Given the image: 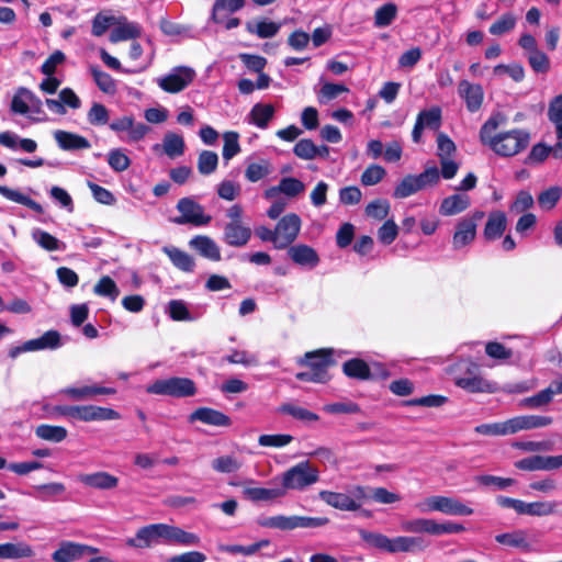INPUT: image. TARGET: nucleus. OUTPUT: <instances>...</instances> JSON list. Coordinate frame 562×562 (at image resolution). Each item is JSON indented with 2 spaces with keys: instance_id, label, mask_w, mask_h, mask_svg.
Returning a JSON list of instances; mask_svg holds the SVG:
<instances>
[{
  "instance_id": "f257e3e1",
  "label": "nucleus",
  "mask_w": 562,
  "mask_h": 562,
  "mask_svg": "<svg viewBox=\"0 0 562 562\" xmlns=\"http://www.w3.org/2000/svg\"><path fill=\"white\" fill-rule=\"evenodd\" d=\"M504 123L505 117L502 114L491 116L480 130V140L482 144L488 145L495 154L513 157L528 147L530 133L526 130L515 128L494 135L493 133Z\"/></svg>"
},
{
  "instance_id": "f03ea898",
  "label": "nucleus",
  "mask_w": 562,
  "mask_h": 562,
  "mask_svg": "<svg viewBox=\"0 0 562 562\" xmlns=\"http://www.w3.org/2000/svg\"><path fill=\"white\" fill-rule=\"evenodd\" d=\"M158 543L198 546L200 543V537L177 526L151 524L139 528L134 538L126 540L128 547L136 549L150 548Z\"/></svg>"
},
{
  "instance_id": "7ed1b4c3",
  "label": "nucleus",
  "mask_w": 562,
  "mask_h": 562,
  "mask_svg": "<svg viewBox=\"0 0 562 562\" xmlns=\"http://www.w3.org/2000/svg\"><path fill=\"white\" fill-rule=\"evenodd\" d=\"M361 539L369 546L387 553L424 551L428 543L423 537L398 536L389 538L383 533L360 531Z\"/></svg>"
},
{
  "instance_id": "20e7f679",
  "label": "nucleus",
  "mask_w": 562,
  "mask_h": 562,
  "mask_svg": "<svg viewBox=\"0 0 562 562\" xmlns=\"http://www.w3.org/2000/svg\"><path fill=\"white\" fill-rule=\"evenodd\" d=\"M54 412L81 422L113 420L120 417L116 411L95 405H57Z\"/></svg>"
},
{
  "instance_id": "39448f33",
  "label": "nucleus",
  "mask_w": 562,
  "mask_h": 562,
  "mask_svg": "<svg viewBox=\"0 0 562 562\" xmlns=\"http://www.w3.org/2000/svg\"><path fill=\"white\" fill-rule=\"evenodd\" d=\"M319 479V471L310 461H302L290 468L282 474L281 488L284 495L288 490L302 491L316 483Z\"/></svg>"
},
{
  "instance_id": "423d86ee",
  "label": "nucleus",
  "mask_w": 562,
  "mask_h": 562,
  "mask_svg": "<svg viewBox=\"0 0 562 562\" xmlns=\"http://www.w3.org/2000/svg\"><path fill=\"white\" fill-rule=\"evenodd\" d=\"M319 498L328 506L339 510L356 512L361 507V501L368 498L367 488L361 485L352 486L348 494L331 491H321Z\"/></svg>"
},
{
  "instance_id": "0eeeda50",
  "label": "nucleus",
  "mask_w": 562,
  "mask_h": 562,
  "mask_svg": "<svg viewBox=\"0 0 562 562\" xmlns=\"http://www.w3.org/2000/svg\"><path fill=\"white\" fill-rule=\"evenodd\" d=\"M147 392L172 397H190L195 395L196 386L194 381L189 378L172 376L156 380L147 386Z\"/></svg>"
},
{
  "instance_id": "6e6552de",
  "label": "nucleus",
  "mask_w": 562,
  "mask_h": 562,
  "mask_svg": "<svg viewBox=\"0 0 562 562\" xmlns=\"http://www.w3.org/2000/svg\"><path fill=\"white\" fill-rule=\"evenodd\" d=\"M422 513L440 512L446 515L469 516L473 509L454 497L435 495L416 505Z\"/></svg>"
},
{
  "instance_id": "1a4fd4ad",
  "label": "nucleus",
  "mask_w": 562,
  "mask_h": 562,
  "mask_svg": "<svg viewBox=\"0 0 562 562\" xmlns=\"http://www.w3.org/2000/svg\"><path fill=\"white\" fill-rule=\"evenodd\" d=\"M299 364L311 370L319 379V383H326L330 380L328 369L336 364V360L333 358L331 349H318L306 352Z\"/></svg>"
},
{
  "instance_id": "9d476101",
  "label": "nucleus",
  "mask_w": 562,
  "mask_h": 562,
  "mask_svg": "<svg viewBox=\"0 0 562 562\" xmlns=\"http://www.w3.org/2000/svg\"><path fill=\"white\" fill-rule=\"evenodd\" d=\"M177 210L180 216L173 218V223L183 225L192 224L194 226L207 225L212 217L204 214V209L191 198H182L177 203Z\"/></svg>"
},
{
  "instance_id": "9b49d317",
  "label": "nucleus",
  "mask_w": 562,
  "mask_h": 562,
  "mask_svg": "<svg viewBox=\"0 0 562 562\" xmlns=\"http://www.w3.org/2000/svg\"><path fill=\"white\" fill-rule=\"evenodd\" d=\"M195 78V71L187 66L175 67L168 75L157 80L166 92L178 93L184 90Z\"/></svg>"
},
{
  "instance_id": "f8f14e48",
  "label": "nucleus",
  "mask_w": 562,
  "mask_h": 562,
  "mask_svg": "<svg viewBox=\"0 0 562 562\" xmlns=\"http://www.w3.org/2000/svg\"><path fill=\"white\" fill-rule=\"evenodd\" d=\"M277 249H285L296 239L301 229V218L295 213L284 215L276 225Z\"/></svg>"
},
{
  "instance_id": "ddd939ff",
  "label": "nucleus",
  "mask_w": 562,
  "mask_h": 562,
  "mask_svg": "<svg viewBox=\"0 0 562 562\" xmlns=\"http://www.w3.org/2000/svg\"><path fill=\"white\" fill-rule=\"evenodd\" d=\"M483 217L484 212L475 211L471 216L464 217L458 222L452 237V245L454 249L465 247L474 240L477 223Z\"/></svg>"
},
{
  "instance_id": "4468645a",
  "label": "nucleus",
  "mask_w": 562,
  "mask_h": 562,
  "mask_svg": "<svg viewBox=\"0 0 562 562\" xmlns=\"http://www.w3.org/2000/svg\"><path fill=\"white\" fill-rule=\"evenodd\" d=\"M479 367L470 363L467 372L462 376L456 378V384L471 393H494L496 391L495 383H492L477 374Z\"/></svg>"
},
{
  "instance_id": "2eb2a0df",
  "label": "nucleus",
  "mask_w": 562,
  "mask_h": 562,
  "mask_svg": "<svg viewBox=\"0 0 562 562\" xmlns=\"http://www.w3.org/2000/svg\"><path fill=\"white\" fill-rule=\"evenodd\" d=\"M442 123V112L439 106H432L428 110H422L417 117L412 131V139L414 143L419 144L424 130L438 131Z\"/></svg>"
},
{
  "instance_id": "dca6fc26",
  "label": "nucleus",
  "mask_w": 562,
  "mask_h": 562,
  "mask_svg": "<svg viewBox=\"0 0 562 562\" xmlns=\"http://www.w3.org/2000/svg\"><path fill=\"white\" fill-rule=\"evenodd\" d=\"M99 549L88 544L72 541H61L58 549L52 554L55 562H74L86 555L97 554Z\"/></svg>"
},
{
  "instance_id": "f3484780",
  "label": "nucleus",
  "mask_w": 562,
  "mask_h": 562,
  "mask_svg": "<svg viewBox=\"0 0 562 562\" xmlns=\"http://www.w3.org/2000/svg\"><path fill=\"white\" fill-rule=\"evenodd\" d=\"M552 423V417L540 415H522L513 417L507 420L509 434H516L520 430L543 428L551 425Z\"/></svg>"
},
{
  "instance_id": "a211bd4d",
  "label": "nucleus",
  "mask_w": 562,
  "mask_h": 562,
  "mask_svg": "<svg viewBox=\"0 0 562 562\" xmlns=\"http://www.w3.org/2000/svg\"><path fill=\"white\" fill-rule=\"evenodd\" d=\"M458 92L464 100L469 112H476L482 106L484 91L481 85L461 80L458 86Z\"/></svg>"
},
{
  "instance_id": "6ab92c4d",
  "label": "nucleus",
  "mask_w": 562,
  "mask_h": 562,
  "mask_svg": "<svg viewBox=\"0 0 562 562\" xmlns=\"http://www.w3.org/2000/svg\"><path fill=\"white\" fill-rule=\"evenodd\" d=\"M196 420L216 427H229L232 425L229 416L211 407H199L192 412L189 416V422L193 423Z\"/></svg>"
},
{
  "instance_id": "aec40b11",
  "label": "nucleus",
  "mask_w": 562,
  "mask_h": 562,
  "mask_svg": "<svg viewBox=\"0 0 562 562\" xmlns=\"http://www.w3.org/2000/svg\"><path fill=\"white\" fill-rule=\"evenodd\" d=\"M77 479L80 483L88 487L102 491L113 490L119 485V477L105 471L81 473Z\"/></svg>"
},
{
  "instance_id": "412c9836",
  "label": "nucleus",
  "mask_w": 562,
  "mask_h": 562,
  "mask_svg": "<svg viewBox=\"0 0 562 562\" xmlns=\"http://www.w3.org/2000/svg\"><path fill=\"white\" fill-rule=\"evenodd\" d=\"M110 128L116 133L128 132V139L131 142L140 140L149 130L144 123H135L133 116H123L114 120L110 123Z\"/></svg>"
},
{
  "instance_id": "4be33fe9",
  "label": "nucleus",
  "mask_w": 562,
  "mask_h": 562,
  "mask_svg": "<svg viewBox=\"0 0 562 562\" xmlns=\"http://www.w3.org/2000/svg\"><path fill=\"white\" fill-rule=\"evenodd\" d=\"M290 259L302 267L315 268L319 263V256L314 248L305 244L290 246L288 249Z\"/></svg>"
},
{
  "instance_id": "5701e85b",
  "label": "nucleus",
  "mask_w": 562,
  "mask_h": 562,
  "mask_svg": "<svg viewBox=\"0 0 562 562\" xmlns=\"http://www.w3.org/2000/svg\"><path fill=\"white\" fill-rule=\"evenodd\" d=\"M251 237V229L241 223H227L224 228V241L233 247L245 246Z\"/></svg>"
},
{
  "instance_id": "b1692460",
  "label": "nucleus",
  "mask_w": 562,
  "mask_h": 562,
  "mask_svg": "<svg viewBox=\"0 0 562 562\" xmlns=\"http://www.w3.org/2000/svg\"><path fill=\"white\" fill-rule=\"evenodd\" d=\"M184 148L186 144L183 137L173 132L166 133L162 139V144H156L153 147L155 151L161 149L171 159L182 156Z\"/></svg>"
},
{
  "instance_id": "393cba45",
  "label": "nucleus",
  "mask_w": 562,
  "mask_h": 562,
  "mask_svg": "<svg viewBox=\"0 0 562 562\" xmlns=\"http://www.w3.org/2000/svg\"><path fill=\"white\" fill-rule=\"evenodd\" d=\"M471 204L470 196L465 193H456L445 198L439 206V213L443 216H452L465 211Z\"/></svg>"
},
{
  "instance_id": "a878e982",
  "label": "nucleus",
  "mask_w": 562,
  "mask_h": 562,
  "mask_svg": "<svg viewBox=\"0 0 562 562\" xmlns=\"http://www.w3.org/2000/svg\"><path fill=\"white\" fill-rule=\"evenodd\" d=\"M54 138L64 150L88 149L91 147L90 142L86 137L61 130L54 133Z\"/></svg>"
},
{
  "instance_id": "bb28decb",
  "label": "nucleus",
  "mask_w": 562,
  "mask_h": 562,
  "mask_svg": "<svg viewBox=\"0 0 562 562\" xmlns=\"http://www.w3.org/2000/svg\"><path fill=\"white\" fill-rule=\"evenodd\" d=\"M189 245L204 258H207L213 261H220L222 258L218 246L209 236H195L189 241Z\"/></svg>"
},
{
  "instance_id": "cd10ccee",
  "label": "nucleus",
  "mask_w": 562,
  "mask_h": 562,
  "mask_svg": "<svg viewBox=\"0 0 562 562\" xmlns=\"http://www.w3.org/2000/svg\"><path fill=\"white\" fill-rule=\"evenodd\" d=\"M507 226V218L504 212L495 211L488 215L484 227L483 236L486 240H495L499 238Z\"/></svg>"
},
{
  "instance_id": "c85d7f7f",
  "label": "nucleus",
  "mask_w": 562,
  "mask_h": 562,
  "mask_svg": "<svg viewBox=\"0 0 562 562\" xmlns=\"http://www.w3.org/2000/svg\"><path fill=\"white\" fill-rule=\"evenodd\" d=\"M305 189L304 183L292 177L282 178L277 187H272L266 191L267 198H272L276 193L281 192L289 198L301 194Z\"/></svg>"
},
{
  "instance_id": "c756f323",
  "label": "nucleus",
  "mask_w": 562,
  "mask_h": 562,
  "mask_svg": "<svg viewBox=\"0 0 562 562\" xmlns=\"http://www.w3.org/2000/svg\"><path fill=\"white\" fill-rule=\"evenodd\" d=\"M495 540L499 544L521 549L526 552L531 550V544L528 540L527 532L521 529L512 532L499 533L495 537Z\"/></svg>"
},
{
  "instance_id": "7c9ffc66",
  "label": "nucleus",
  "mask_w": 562,
  "mask_h": 562,
  "mask_svg": "<svg viewBox=\"0 0 562 562\" xmlns=\"http://www.w3.org/2000/svg\"><path fill=\"white\" fill-rule=\"evenodd\" d=\"M33 555V548L25 542L0 543V559H22L32 558Z\"/></svg>"
},
{
  "instance_id": "2f4dec72",
  "label": "nucleus",
  "mask_w": 562,
  "mask_h": 562,
  "mask_svg": "<svg viewBox=\"0 0 562 562\" xmlns=\"http://www.w3.org/2000/svg\"><path fill=\"white\" fill-rule=\"evenodd\" d=\"M63 394L68 395L75 401H83L91 396L99 394H114L115 390L105 386H82V387H66L61 390Z\"/></svg>"
},
{
  "instance_id": "473e14b6",
  "label": "nucleus",
  "mask_w": 562,
  "mask_h": 562,
  "mask_svg": "<svg viewBox=\"0 0 562 562\" xmlns=\"http://www.w3.org/2000/svg\"><path fill=\"white\" fill-rule=\"evenodd\" d=\"M342 372L351 379L366 381L371 379V370L366 361L353 358L342 363Z\"/></svg>"
},
{
  "instance_id": "72a5a7b5",
  "label": "nucleus",
  "mask_w": 562,
  "mask_h": 562,
  "mask_svg": "<svg viewBox=\"0 0 562 562\" xmlns=\"http://www.w3.org/2000/svg\"><path fill=\"white\" fill-rule=\"evenodd\" d=\"M142 29L137 23L124 22L120 23L116 27L111 31L110 42L117 43L127 40H134L139 37Z\"/></svg>"
},
{
  "instance_id": "f704fd0d",
  "label": "nucleus",
  "mask_w": 562,
  "mask_h": 562,
  "mask_svg": "<svg viewBox=\"0 0 562 562\" xmlns=\"http://www.w3.org/2000/svg\"><path fill=\"white\" fill-rule=\"evenodd\" d=\"M401 529L409 533H428L436 536V521L429 518H415L401 524Z\"/></svg>"
},
{
  "instance_id": "c9c22d12",
  "label": "nucleus",
  "mask_w": 562,
  "mask_h": 562,
  "mask_svg": "<svg viewBox=\"0 0 562 562\" xmlns=\"http://www.w3.org/2000/svg\"><path fill=\"white\" fill-rule=\"evenodd\" d=\"M258 525L265 528H273L279 530H293L297 528V516H272L258 519Z\"/></svg>"
},
{
  "instance_id": "e433bc0d",
  "label": "nucleus",
  "mask_w": 562,
  "mask_h": 562,
  "mask_svg": "<svg viewBox=\"0 0 562 562\" xmlns=\"http://www.w3.org/2000/svg\"><path fill=\"white\" fill-rule=\"evenodd\" d=\"M164 251L169 257L175 267L186 272L193 271L195 263L193 258L188 252L177 247H165Z\"/></svg>"
},
{
  "instance_id": "4c0bfd02",
  "label": "nucleus",
  "mask_w": 562,
  "mask_h": 562,
  "mask_svg": "<svg viewBox=\"0 0 562 562\" xmlns=\"http://www.w3.org/2000/svg\"><path fill=\"white\" fill-rule=\"evenodd\" d=\"M246 498L252 502L271 501L284 496V488L278 487H247L244 490Z\"/></svg>"
},
{
  "instance_id": "58836bf2",
  "label": "nucleus",
  "mask_w": 562,
  "mask_h": 562,
  "mask_svg": "<svg viewBox=\"0 0 562 562\" xmlns=\"http://www.w3.org/2000/svg\"><path fill=\"white\" fill-rule=\"evenodd\" d=\"M0 194L4 196L5 199L13 201L15 203L22 204L32 211L41 214L43 213V207L40 203H37L35 200L24 195L18 190H13L7 186H0Z\"/></svg>"
},
{
  "instance_id": "ea45409f",
  "label": "nucleus",
  "mask_w": 562,
  "mask_h": 562,
  "mask_svg": "<svg viewBox=\"0 0 562 562\" xmlns=\"http://www.w3.org/2000/svg\"><path fill=\"white\" fill-rule=\"evenodd\" d=\"M274 115V108L271 104L257 103L252 106L249 117L250 123L259 128H266Z\"/></svg>"
},
{
  "instance_id": "a19ab883",
  "label": "nucleus",
  "mask_w": 562,
  "mask_h": 562,
  "mask_svg": "<svg viewBox=\"0 0 562 562\" xmlns=\"http://www.w3.org/2000/svg\"><path fill=\"white\" fill-rule=\"evenodd\" d=\"M35 435L46 441L61 442L66 439L68 431L63 426L42 424L35 428Z\"/></svg>"
},
{
  "instance_id": "79ce46f5",
  "label": "nucleus",
  "mask_w": 562,
  "mask_h": 562,
  "mask_svg": "<svg viewBox=\"0 0 562 562\" xmlns=\"http://www.w3.org/2000/svg\"><path fill=\"white\" fill-rule=\"evenodd\" d=\"M90 72L98 88L110 95H114L117 91L116 81L108 74L99 69L97 66L90 67Z\"/></svg>"
},
{
  "instance_id": "37998d69",
  "label": "nucleus",
  "mask_w": 562,
  "mask_h": 562,
  "mask_svg": "<svg viewBox=\"0 0 562 562\" xmlns=\"http://www.w3.org/2000/svg\"><path fill=\"white\" fill-rule=\"evenodd\" d=\"M557 507H558L557 502H549V501H538V502H531V503L525 502L524 515L536 516V517L550 516V515L555 514Z\"/></svg>"
},
{
  "instance_id": "c03bdc74",
  "label": "nucleus",
  "mask_w": 562,
  "mask_h": 562,
  "mask_svg": "<svg viewBox=\"0 0 562 562\" xmlns=\"http://www.w3.org/2000/svg\"><path fill=\"white\" fill-rule=\"evenodd\" d=\"M279 413L290 415L293 418L306 423L317 422L319 416L304 407L294 405L292 403H284L278 408Z\"/></svg>"
},
{
  "instance_id": "a18cd8bd",
  "label": "nucleus",
  "mask_w": 562,
  "mask_h": 562,
  "mask_svg": "<svg viewBox=\"0 0 562 562\" xmlns=\"http://www.w3.org/2000/svg\"><path fill=\"white\" fill-rule=\"evenodd\" d=\"M281 25L279 23L261 20L258 21L256 25L248 22L246 24V30L251 33L256 34L260 38H270L278 34Z\"/></svg>"
},
{
  "instance_id": "49530a36",
  "label": "nucleus",
  "mask_w": 562,
  "mask_h": 562,
  "mask_svg": "<svg viewBox=\"0 0 562 562\" xmlns=\"http://www.w3.org/2000/svg\"><path fill=\"white\" fill-rule=\"evenodd\" d=\"M562 196V188L553 186L542 191L538 198V205L543 211H551L555 207Z\"/></svg>"
},
{
  "instance_id": "de8ad7c7",
  "label": "nucleus",
  "mask_w": 562,
  "mask_h": 562,
  "mask_svg": "<svg viewBox=\"0 0 562 562\" xmlns=\"http://www.w3.org/2000/svg\"><path fill=\"white\" fill-rule=\"evenodd\" d=\"M245 5V0H215L211 20L214 23H222L223 19L220 16L221 11H227L234 13L240 10Z\"/></svg>"
},
{
  "instance_id": "09e8293b",
  "label": "nucleus",
  "mask_w": 562,
  "mask_h": 562,
  "mask_svg": "<svg viewBox=\"0 0 562 562\" xmlns=\"http://www.w3.org/2000/svg\"><path fill=\"white\" fill-rule=\"evenodd\" d=\"M30 98H32V91L27 88L20 87L14 93L10 109L16 114H27L30 112Z\"/></svg>"
},
{
  "instance_id": "8fccbe9b",
  "label": "nucleus",
  "mask_w": 562,
  "mask_h": 562,
  "mask_svg": "<svg viewBox=\"0 0 562 562\" xmlns=\"http://www.w3.org/2000/svg\"><path fill=\"white\" fill-rule=\"evenodd\" d=\"M32 237L45 250L55 251L65 249V244L63 241L45 231L35 229Z\"/></svg>"
},
{
  "instance_id": "3c124183",
  "label": "nucleus",
  "mask_w": 562,
  "mask_h": 562,
  "mask_svg": "<svg viewBox=\"0 0 562 562\" xmlns=\"http://www.w3.org/2000/svg\"><path fill=\"white\" fill-rule=\"evenodd\" d=\"M218 165V156L215 151L203 150L198 157V170L203 176L213 173Z\"/></svg>"
},
{
  "instance_id": "603ef678",
  "label": "nucleus",
  "mask_w": 562,
  "mask_h": 562,
  "mask_svg": "<svg viewBox=\"0 0 562 562\" xmlns=\"http://www.w3.org/2000/svg\"><path fill=\"white\" fill-rule=\"evenodd\" d=\"M457 154V146L454 142L445 133L437 134V156L439 160L452 159Z\"/></svg>"
},
{
  "instance_id": "864d4df0",
  "label": "nucleus",
  "mask_w": 562,
  "mask_h": 562,
  "mask_svg": "<svg viewBox=\"0 0 562 562\" xmlns=\"http://www.w3.org/2000/svg\"><path fill=\"white\" fill-rule=\"evenodd\" d=\"M553 400V392L548 386L544 390H541L537 394L522 398L519 402L520 407H527V408H539L542 406L548 405Z\"/></svg>"
},
{
  "instance_id": "5fc2aeb1",
  "label": "nucleus",
  "mask_w": 562,
  "mask_h": 562,
  "mask_svg": "<svg viewBox=\"0 0 562 562\" xmlns=\"http://www.w3.org/2000/svg\"><path fill=\"white\" fill-rule=\"evenodd\" d=\"M271 171V165L267 160H262L261 162H251L246 168L245 177L250 182H257L269 176Z\"/></svg>"
},
{
  "instance_id": "6e6d98bb",
  "label": "nucleus",
  "mask_w": 562,
  "mask_h": 562,
  "mask_svg": "<svg viewBox=\"0 0 562 562\" xmlns=\"http://www.w3.org/2000/svg\"><path fill=\"white\" fill-rule=\"evenodd\" d=\"M241 468V462L233 456H221L212 461V469L217 473H234Z\"/></svg>"
},
{
  "instance_id": "4d7b16f0",
  "label": "nucleus",
  "mask_w": 562,
  "mask_h": 562,
  "mask_svg": "<svg viewBox=\"0 0 562 562\" xmlns=\"http://www.w3.org/2000/svg\"><path fill=\"white\" fill-rule=\"evenodd\" d=\"M550 155L551 146L544 143H537L531 147L524 162L528 166L540 165L544 162Z\"/></svg>"
},
{
  "instance_id": "13d9d810",
  "label": "nucleus",
  "mask_w": 562,
  "mask_h": 562,
  "mask_svg": "<svg viewBox=\"0 0 562 562\" xmlns=\"http://www.w3.org/2000/svg\"><path fill=\"white\" fill-rule=\"evenodd\" d=\"M223 140L224 146L222 155L224 160L228 161L240 151L239 134L233 131L225 132L223 134Z\"/></svg>"
},
{
  "instance_id": "bf43d9fd",
  "label": "nucleus",
  "mask_w": 562,
  "mask_h": 562,
  "mask_svg": "<svg viewBox=\"0 0 562 562\" xmlns=\"http://www.w3.org/2000/svg\"><path fill=\"white\" fill-rule=\"evenodd\" d=\"M475 482L483 486H494L496 490L504 491L516 483L512 477H502L490 474L475 476Z\"/></svg>"
},
{
  "instance_id": "052dcab7",
  "label": "nucleus",
  "mask_w": 562,
  "mask_h": 562,
  "mask_svg": "<svg viewBox=\"0 0 562 562\" xmlns=\"http://www.w3.org/2000/svg\"><path fill=\"white\" fill-rule=\"evenodd\" d=\"M397 7L394 3H385L374 14V24L379 27L390 25L396 18Z\"/></svg>"
},
{
  "instance_id": "680f3d73",
  "label": "nucleus",
  "mask_w": 562,
  "mask_h": 562,
  "mask_svg": "<svg viewBox=\"0 0 562 562\" xmlns=\"http://www.w3.org/2000/svg\"><path fill=\"white\" fill-rule=\"evenodd\" d=\"M420 191L417 179L413 175H408L396 186L394 190V198L404 199L416 192Z\"/></svg>"
},
{
  "instance_id": "e2e57ef3",
  "label": "nucleus",
  "mask_w": 562,
  "mask_h": 562,
  "mask_svg": "<svg viewBox=\"0 0 562 562\" xmlns=\"http://www.w3.org/2000/svg\"><path fill=\"white\" fill-rule=\"evenodd\" d=\"M94 293L100 296H108L115 300L120 293L116 283L109 277L103 276L93 289Z\"/></svg>"
},
{
  "instance_id": "0e129e2a",
  "label": "nucleus",
  "mask_w": 562,
  "mask_h": 562,
  "mask_svg": "<svg viewBox=\"0 0 562 562\" xmlns=\"http://www.w3.org/2000/svg\"><path fill=\"white\" fill-rule=\"evenodd\" d=\"M108 164L114 171L122 172L130 167L131 159L122 149L115 148L109 151Z\"/></svg>"
},
{
  "instance_id": "69168bd1",
  "label": "nucleus",
  "mask_w": 562,
  "mask_h": 562,
  "mask_svg": "<svg viewBox=\"0 0 562 562\" xmlns=\"http://www.w3.org/2000/svg\"><path fill=\"white\" fill-rule=\"evenodd\" d=\"M87 119L91 125L100 126L109 123L110 114L105 105L95 102L88 111Z\"/></svg>"
},
{
  "instance_id": "338daca9",
  "label": "nucleus",
  "mask_w": 562,
  "mask_h": 562,
  "mask_svg": "<svg viewBox=\"0 0 562 562\" xmlns=\"http://www.w3.org/2000/svg\"><path fill=\"white\" fill-rule=\"evenodd\" d=\"M386 175L385 169L380 165H370L362 172L360 181L363 186L370 187L379 183Z\"/></svg>"
},
{
  "instance_id": "774afa93",
  "label": "nucleus",
  "mask_w": 562,
  "mask_h": 562,
  "mask_svg": "<svg viewBox=\"0 0 562 562\" xmlns=\"http://www.w3.org/2000/svg\"><path fill=\"white\" fill-rule=\"evenodd\" d=\"M516 25V18L512 13L503 14L490 26V33L492 35H503L512 31Z\"/></svg>"
}]
</instances>
